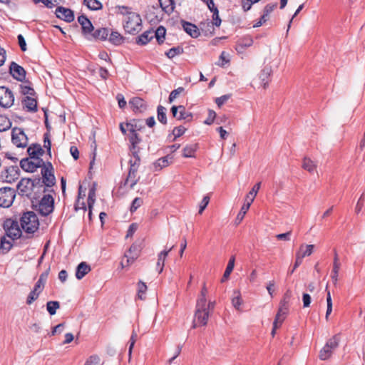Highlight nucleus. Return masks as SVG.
Returning <instances> with one entry per match:
<instances>
[{"label": "nucleus", "instance_id": "obj_1", "mask_svg": "<svg viewBox=\"0 0 365 365\" xmlns=\"http://www.w3.org/2000/svg\"><path fill=\"white\" fill-rule=\"evenodd\" d=\"M115 13L123 16V26L125 32L135 34L142 29V19L136 12L132 11V8L126 6L118 5L115 7Z\"/></svg>", "mask_w": 365, "mask_h": 365}, {"label": "nucleus", "instance_id": "obj_2", "mask_svg": "<svg viewBox=\"0 0 365 365\" xmlns=\"http://www.w3.org/2000/svg\"><path fill=\"white\" fill-rule=\"evenodd\" d=\"M18 193L23 196L32 200H36V192L41 190L38 188V185L36 183L35 178H22L17 185Z\"/></svg>", "mask_w": 365, "mask_h": 365}, {"label": "nucleus", "instance_id": "obj_3", "mask_svg": "<svg viewBox=\"0 0 365 365\" xmlns=\"http://www.w3.org/2000/svg\"><path fill=\"white\" fill-rule=\"evenodd\" d=\"M42 178H36V183L38 188L43 192L46 191L45 187H53L56 183V178L53 174V168L50 162H47L41 168Z\"/></svg>", "mask_w": 365, "mask_h": 365}, {"label": "nucleus", "instance_id": "obj_4", "mask_svg": "<svg viewBox=\"0 0 365 365\" xmlns=\"http://www.w3.org/2000/svg\"><path fill=\"white\" fill-rule=\"evenodd\" d=\"M38 196H36V200H32V207L42 216L48 215L53 211V197L49 194L44 195L40 200H38Z\"/></svg>", "mask_w": 365, "mask_h": 365}, {"label": "nucleus", "instance_id": "obj_5", "mask_svg": "<svg viewBox=\"0 0 365 365\" xmlns=\"http://www.w3.org/2000/svg\"><path fill=\"white\" fill-rule=\"evenodd\" d=\"M21 229L28 234H33L38 230L39 221L37 215L32 211L24 212L20 218Z\"/></svg>", "mask_w": 365, "mask_h": 365}, {"label": "nucleus", "instance_id": "obj_6", "mask_svg": "<svg viewBox=\"0 0 365 365\" xmlns=\"http://www.w3.org/2000/svg\"><path fill=\"white\" fill-rule=\"evenodd\" d=\"M3 228L8 237L16 240L21 237V230L19 227L18 221L11 218L6 219L3 222Z\"/></svg>", "mask_w": 365, "mask_h": 365}, {"label": "nucleus", "instance_id": "obj_7", "mask_svg": "<svg viewBox=\"0 0 365 365\" xmlns=\"http://www.w3.org/2000/svg\"><path fill=\"white\" fill-rule=\"evenodd\" d=\"M45 163H46L41 158H31L29 157L21 160L20 166L26 172L34 173L37 168H42Z\"/></svg>", "mask_w": 365, "mask_h": 365}, {"label": "nucleus", "instance_id": "obj_8", "mask_svg": "<svg viewBox=\"0 0 365 365\" xmlns=\"http://www.w3.org/2000/svg\"><path fill=\"white\" fill-rule=\"evenodd\" d=\"M16 197V190L14 188L4 187L0 188V207H9Z\"/></svg>", "mask_w": 365, "mask_h": 365}, {"label": "nucleus", "instance_id": "obj_9", "mask_svg": "<svg viewBox=\"0 0 365 365\" xmlns=\"http://www.w3.org/2000/svg\"><path fill=\"white\" fill-rule=\"evenodd\" d=\"M11 141L18 148H24L28 145V138L24 130L17 127L12 129Z\"/></svg>", "mask_w": 365, "mask_h": 365}, {"label": "nucleus", "instance_id": "obj_10", "mask_svg": "<svg viewBox=\"0 0 365 365\" xmlns=\"http://www.w3.org/2000/svg\"><path fill=\"white\" fill-rule=\"evenodd\" d=\"M14 102L13 92L6 86H0V106L4 108L11 107Z\"/></svg>", "mask_w": 365, "mask_h": 365}, {"label": "nucleus", "instance_id": "obj_11", "mask_svg": "<svg viewBox=\"0 0 365 365\" xmlns=\"http://www.w3.org/2000/svg\"><path fill=\"white\" fill-rule=\"evenodd\" d=\"M9 73L11 76L18 81L24 82L26 79V72L25 69L16 63L12 61L9 66Z\"/></svg>", "mask_w": 365, "mask_h": 365}, {"label": "nucleus", "instance_id": "obj_12", "mask_svg": "<svg viewBox=\"0 0 365 365\" xmlns=\"http://www.w3.org/2000/svg\"><path fill=\"white\" fill-rule=\"evenodd\" d=\"M209 311L207 309H197L196 308L195 313V319L193 321V328L198 326H205L207 323L209 318Z\"/></svg>", "mask_w": 365, "mask_h": 365}, {"label": "nucleus", "instance_id": "obj_13", "mask_svg": "<svg viewBox=\"0 0 365 365\" xmlns=\"http://www.w3.org/2000/svg\"><path fill=\"white\" fill-rule=\"evenodd\" d=\"M19 176V169L18 166L7 167L4 171L1 172V178L6 182L11 183L18 179Z\"/></svg>", "mask_w": 365, "mask_h": 365}, {"label": "nucleus", "instance_id": "obj_14", "mask_svg": "<svg viewBox=\"0 0 365 365\" xmlns=\"http://www.w3.org/2000/svg\"><path fill=\"white\" fill-rule=\"evenodd\" d=\"M55 14L56 17L62 19L66 22H72L74 20L73 11L68 8L63 6H58L56 9Z\"/></svg>", "mask_w": 365, "mask_h": 365}, {"label": "nucleus", "instance_id": "obj_15", "mask_svg": "<svg viewBox=\"0 0 365 365\" xmlns=\"http://www.w3.org/2000/svg\"><path fill=\"white\" fill-rule=\"evenodd\" d=\"M140 252V246L135 243H133L124 255V257L127 258V266L133 264L135 259L139 257Z\"/></svg>", "mask_w": 365, "mask_h": 365}, {"label": "nucleus", "instance_id": "obj_16", "mask_svg": "<svg viewBox=\"0 0 365 365\" xmlns=\"http://www.w3.org/2000/svg\"><path fill=\"white\" fill-rule=\"evenodd\" d=\"M78 21L81 26L82 34L84 36H88L91 34V32L94 30V27L91 23V21L88 19V17L81 14L78 17Z\"/></svg>", "mask_w": 365, "mask_h": 365}, {"label": "nucleus", "instance_id": "obj_17", "mask_svg": "<svg viewBox=\"0 0 365 365\" xmlns=\"http://www.w3.org/2000/svg\"><path fill=\"white\" fill-rule=\"evenodd\" d=\"M129 104L135 113H142L146 109L145 101L139 97H134L130 101Z\"/></svg>", "mask_w": 365, "mask_h": 365}, {"label": "nucleus", "instance_id": "obj_18", "mask_svg": "<svg viewBox=\"0 0 365 365\" xmlns=\"http://www.w3.org/2000/svg\"><path fill=\"white\" fill-rule=\"evenodd\" d=\"M272 73V68L268 66H264V68L261 71L259 75V78L261 81V86L264 88H267L268 87Z\"/></svg>", "mask_w": 365, "mask_h": 365}, {"label": "nucleus", "instance_id": "obj_19", "mask_svg": "<svg viewBox=\"0 0 365 365\" xmlns=\"http://www.w3.org/2000/svg\"><path fill=\"white\" fill-rule=\"evenodd\" d=\"M183 30L192 38H197L200 33L199 29L195 24L185 20L181 21Z\"/></svg>", "mask_w": 365, "mask_h": 365}, {"label": "nucleus", "instance_id": "obj_20", "mask_svg": "<svg viewBox=\"0 0 365 365\" xmlns=\"http://www.w3.org/2000/svg\"><path fill=\"white\" fill-rule=\"evenodd\" d=\"M137 173L138 170L129 168L128 174L124 185L130 183V188L133 189L140 180V177L137 176Z\"/></svg>", "mask_w": 365, "mask_h": 365}, {"label": "nucleus", "instance_id": "obj_21", "mask_svg": "<svg viewBox=\"0 0 365 365\" xmlns=\"http://www.w3.org/2000/svg\"><path fill=\"white\" fill-rule=\"evenodd\" d=\"M27 153L31 158H40L44 153V150L40 144L34 143L27 148Z\"/></svg>", "mask_w": 365, "mask_h": 365}, {"label": "nucleus", "instance_id": "obj_22", "mask_svg": "<svg viewBox=\"0 0 365 365\" xmlns=\"http://www.w3.org/2000/svg\"><path fill=\"white\" fill-rule=\"evenodd\" d=\"M23 107L26 108L28 111L36 112L37 111V101L33 96H26L22 100Z\"/></svg>", "mask_w": 365, "mask_h": 365}, {"label": "nucleus", "instance_id": "obj_23", "mask_svg": "<svg viewBox=\"0 0 365 365\" xmlns=\"http://www.w3.org/2000/svg\"><path fill=\"white\" fill-rule=\"evenodd\" d=\"M91 267L86 262H81L76 268V277L78 279H83L91 271Z\"/></svg>", "mask_w": 365, "mask_h": 365}, {"label": "nucleus", "instance_id": "obj_24", "mask_svg": "<svg viewBox=\"0 0 365 365\" xmlns=\"http://www.w3.org/2000/svg\"><path fill=\"white\" fill-rule=\"evenodd\" d=\"M153 38V29H150L143 32L141 35L138 36L135 43L138 45L144 46L149 43Z\"/></svg>", "mask_w": 365, "mask_h": 365}, {"label": "nucleus", "instance_id": "obj_25", "mask_svg": "<svg viewBox=\"0 0 365 365\" xmlns=\"http://www.w3.org/2000/svg\"><path fill=\"white\" fill-rule=\"evenodd\" d=\"M96 40L105 41L109 35V30L107 28H100L93 31L90 34Z\"/></svg>", "mask_w": 365, "mask_h": 365}, {"label": "nucleus", "instance_id": "obj_26", "mask_svg": "<svg viewBox=\"0 0 365 365\" xmlns=\"http://www.w3.org/2000/svg\"><path fill=\"white\" fill-rule=\"evenodd\" d=\"M174 248V245H173L171 247H170L168 250H164L162 252H160L158 254V262H157V269H159V273H161L163 272V267H164V262L166 257L168 256V253Z\"/></svg>", "mask_w": 365, "mask_h": 365}, {"label": "nucleus", "instance_id": "obj_27", "mask_svg": "<svg viewBox=\"0 0 365 365\" xmlns=\"http://www.w3.org/2000/svg\"><path fill=\"white\" fill-rule=\"evenodd\" d=\"M10 238V240H7L5 236L1 237L0 240V253L2 255L6 254L13 247V241Z\"/></svg>", "mask_w": 365, "mask_h": 365}, {"label": "nucleus", "instance_id": "obj_28", "mask_svg": "<svg viewBox=\"0 0 365 365\" xmlns=\"http://www.w3.org/2000/svg\"><path fill=\"white\" fill-rule=\"evenodd\" d=\"M314 245H302L299 247V250L296 253L298 257H300L303 260V258L307 256H310L313 252Z\"/></svg>", "mask_w": 365, "mask_h": 365}, {"label": "nucleus", "instance_id": "obj_29", "mask_svg": "<svg viewBox=\"0 0 365 365\" xmlns=\"http://www.w3.org/2000/svg\"><path fill=\"white\" fill-rule=\"evenodd\" d=\"M288 311L289 305L279 304V307L274 319L275 321L279 322V325H281L284 320Z\"/></svg>", "mask_w": 365, "mask_h": 365}, {"label": "nucleus", "instance_id": "obj_30", "mask_svg": "<svg viewBox=\"0 0 365 365\" xmlns=\"http://www.w3.org/2000/svg\"><path fill=\"white\" fill-rule=\"evenodd\" d=\"M166 29L163 26H160L155 31L153 30V36L155 38L159 44H162L165 41Z\"/></svg>", "mask_w": 365, "mask_h": 365}, {"label": "nucleus", "instance_id": "obj_31", "mask_svg": "<svg viewBox=\"0 0 365 365\" xmlns=\"http://www.w3.org/2000/svg\"><path fill=\"white\" fill-rule=\"evenodd\" d=\"M161 9L167 14H171L175 9L174 0H159Z\"/></svg>", "mask_w": 365, "mask_h": 365}, {"label": "nucleus", "instance_id": "obj_32", "mask_svg": "<svg viewBox=\"0 0 365 365\" xmlns=\"http://www.w3.org/2000/svg\"><path fill=\"white\" fill-rule=\"evenodd\" d=\"M235 256H232L228 262V264L227 265L226 269L223 274V276L221 279V282H225L230 277L231 272H232L234 267H235Z\"/></svg>", "mask_w": 365, "mask_h": 365}, {"label": "nucleus", "instance_id": "obj_33", "mask_svg": "<svg viewBox=\"0 0 365 365\" xmlns=\"http://www.w3.org/2000/svg\"><path fill=\"white\" fill-rule=\"evenodd\" d=\"M108 40L112 44L120 46L123 43L124 38L118 31H112L109 36Z\"/></svg>", "mask_w": 365, "mask_h": 365}, {"label": "nucleus", "instance_id": "obj_34", "mask_svg": "<svg viewBox=\"0 0 365 365\" xmlns=\"http://www.w3.org/2000/svg\"><path fill=\"white\" fill-rule=\"evenodd\" d=\"M166 110V108L161 105H159L157 108V118L163 125H166L168 122Z\"/></svg>", "mask_w": 365, "mask_h": 365}, {"label": "nucleus", "instance_id": "obj_35", "mask_svg": "<svg viewBox=\"0 0 365 365\" xmlns=\"http://www.w3.org/2000/svg\"><path fill=\"white\" fill-rule=\"evenodd\" d=\"M261 182L256 183L252 190L249 192V193L246 196L245 202H250V205L254 201L259 190L260 189Z\"/></svg>", "mask_w": 365, "mask_h": 365}, {"label": "nucleus", "instance_id": "obj_36", "mask_svg": "<svg viewBox=\"0 0 365 365\" xmlns=\"http://www.w3.org/2000/svg\"><path fill=\"white\" fill-rule=\"evenodd\" d=\"M140 120L133 119L130 122H127L125 123V127L127 128L128 131L129 133H134L138 130H140L142 128L141 125H139Z\"/></svg>", "mask_w": 365, "mask_h": 365}, {"label": "nucleus", "instance_id": "obj_37", "mask_svg": "<svg viewBox=\"0 0 365 365\" xmlns=\"http://www.w3.org/2000/svg\"><path fill=\"white\" fill-rule=\"evenodd\" d=\"M197 150V145H187L182 150V156L184 158H192L195 156V153Z\"/></svg>", "mask_w": 365, "mask_h": 365}, {"label": "nucleus", "instance_id": "obj_38", "mask_svg": "<svg viewBox=\"0 0 365 365\" xmlns=\"http://www.w3.org/2000/svg\"><path fill=\"white\" fill-rule=\"evenodd\" d=\"M170 164V162H169V155H167V156H165V157H163V158H159L158 160H157L155 163H154V166L155 168V170H161L162 168H165L167 166H168Z\"/></svg>", "mask_w": 365, "mask_h": 365}, {"label": "nucleus", "instance_id": "obj_39", "mask_svg": "<svg viewBox=\"0 0 365 365\" xmlns=\"http://www.w3.org/2000/svg\"><path fill=\"white\" fill-rule=\"evenodd\" d=\"M84 4L92 11H97L102 9L103 5L98 0H84Z\"/></svg>", "mask_w": 365, "mask_h": 365}, {"label": "nucleus", "instance_id": "obj_40", "mask_svg": "<svg viewBox=\"0 0 365 365\" xmlns=\"http://www.w3.org/2000/svg\"><path fill=\"white\" fill-rule=\"evenodd\" d=\"M302 168L309 173H313L317 165L310 158H304L303 159Z\"/></svg>", "mask_w": 365, "mask_h": 365}, {"label": "nucleus", "instance_id": "obj_41", "mask_svg": "<svg viewBox=\"0 0 365 365\" xmlns=\"http://www.w3.org/2000/svg\"><path fill=\"white\" fill-rule=\"evenodd\" d=\"M215 25L212 22H202L200 24L201 29L205 32V35H213L215 33Z\"/></svg>", "mask_w": 365, "mask_h": 365}, {"label": "nucleus", "instance_id": "obj_42", "mask_svg": "<svg viewBox=\"0 0 365 365\" xmlns=\"http://www.w3.org/2000/svg\"><path fill=\"white\" fill-rule=\"evenodd\" d=\"M183 53V48L181 46H176L170 48L165 52V56L168 58H173L178 55H180Z\"/></svg>", "mask_w": 365, "mask_h": 365}, {"label": "nucleus", "instance_id": "obj_43", "mask_svg": "<svg viewBox=\"0 0 365 365\" xmlns=\"http://www.w3.org/2000/svg\"><path fill=\"white\" fill-rule=\"evenodd\" d=\"M59 307L60 304L57 301H49L46 304L47 311L51 315H54Z\"/></svg>", "mask_w": 365, "mask_h": 365}, {"label": "nucleus", "instance_id": "obj_44", "mask_svg": "<svg viewBox=\"0 0 365 365\" xmlns=\"http://www.w3.org/2000/svg\"><path fill=\"white\" fill-rule=\"evenodd\" d=\"M339 344V337L337 335H334L327 341L325 345L327 348H329L334 351V350L338 347Z\"/></svg>", "mask_w": 365, "mask_h": 365}, {"label": "nucleus", "instance_id": "obj_45", "mask_svg": "<svg viewBox=\"0 0 365 365\" xmlns=\"http://www.w3.org/2000/svg\"><path fill=\"white\" fill-rule=\"evenodd\" d=\"M11 126L10 120L4 115H0V132L9 129Z\"/></svg>", "mask_w": 365, "mask_h": 365}, {"label": "nucleus", "instance_id": "obj_46", "mask_svg": "<svg viewBox=\"0 0 365 365\" xmlns=\"http://www.w3.org/2000/svg\"><path fill=\"white\" fill-rule=\"evenodd\" d=\"M148 289L147 285L142 281H139L138 283V298L143 300L145 299V297L143 296Z\"/></svg>", "mask_w": 365, "mask_h": 365}, {"label": "nucleus", "instance_id": "obj_47", "mask_svg": "<svg viewBox=\"0 0 365 365\" xmlns=\"http://www.w3.org/2000/svg\"><path fill=\"white\" fill-rule=\"evenodd\" d=\"M128 139L130 143V146H133V148L141 142V138L137 132L129 133Z\"/></svg>", "mask_w": 365, "mask_h": 365}, {"label": "nucleus", "instance_id": "obj_48", "mask_svg": "<svg viewBox=\"0 0 365 365\" xmlns=\"http://www.w3.org/2000/svg\"><path fill=\"white\" fill-rule=\"evenodd\" d=\"M21 93L26 96H34L36 92L34 89L30 85H21L20 86Z\"/></svg>", "mask_w": 365, "mask_h": 365}, {"label": "nucleus", "instance_id": "obj_49", "mask_svg": "<svg viewBox=\"0 0 365 365\" xmlns=\"http://www.w3.org/2000/svg\"><path fill=\"white\" fill-rule=\"evenodd\" d=\"M325 291L327 292V312H326V319H327L329 315L332 312V300H331L330 292L328 289V284H327V286H326Z\"/></svg>", "mask_w": 365, "mask_h": 365}, {"label": "nucleus", "instance_id": "obj_50", "mask_svg": "<svg viewBox=\"0 0 365 365\" xmlns=\"http://www.w3.org/2000/svg\"><path fill=\"white\" fill-rule=\"evenodd\" d=\"M332 353L333 351L329 348H327V346L324 345L319 352V357L321 360L324 361L328 359L331 356Z\"/></svg>", "mask_w": 365, "mask_h": 365}, {"label": "nucleus", "instance_id": "obj_51", "mask_svg": "<svg viewBox=\"0 0 365 365\" xmlns=\"http://www.w3.org/2000/svg\"><path fill=\"white\" fill-rule=\"evenodd\" d=\"M250 202H245L244 205L241 207L240 212L237 216V220L241 221L244 218L246 212L250 209Z\"/></svg>", "mask_w": 365, "mask_h": 365}, {"label": "nucleus", "instance_id": "obj_52", "mask_svg": "<svg viewBox=\"0 0 365 365\" xmlns=\"http://www.w3.org/2000/svg\"><path fill=\"white\" fill-rule=\"evenodd\" d=\"M190 118L192 119V114L185 111V108L183 106H180L179 116L178 117V120H185Z\"/></svg>", "mask_w": 365, "mask_h": 365}, {"label": "nucleus", "instance_id": "obj_53", "mask_svg": "<svg viewBox=\"0 0 365 365\" xmlns=\"http://www.w3.org/2000/svg\"><path fill=\"white\" fill-rule=\"evenodd\" d=\"M186 128L182 126V125H180V126H177V127H175L173 130V135H174V138H173V141L175 140L178 138L180 137L181 135H182L185 131H186Z\"/></svg>", "mask_w": 365, "mask_h": 365}, {"label": "nucleus", "instance_id": "obj_54", "mask_svg": "<svg viewBox=\"0 0 365 365\" xmlns=\"http://www.w3.org/2000/svg\"><path fill=\"white\" fill-rule=\"evenodd\" d=\"M234 294L236 295L233 297L232 299V304L236 309L240 310V306L242 303V300L240 297L239 292H235Z\"/></svg>", "mask_w": 365, "mask_h": 365}, {"label": "nucleus", "instance_id": "obj_55", "mask_svg": "<svg viewBox=\"0 0 365 365\" xmlns=\"http://www.w3.org/2000/svg\"><path fill=\"white\" fill-rule=\"evenodd\" d=\"M143 204V200L140 197H135L130 205V212H134L137 210L138 207H140Z\"/></svg>", "mask_w": 365, "mask_h": 365}, {"label": "nucleus", "instance_id": "obj_56", "mask_svg": "<svg viewBox=\"0 0 365 365\" xmlns=\"http://www.w3.org/2000/svg\"><path fill=\"white\" fill-rule=\"evenodd\" d=\"M84 365H100V358L97 355L89 356L86 361Z\"/></svg>", "mask_w": 365, "mask_h": 365}, {"label": "nucleus", "instance_id": "obj_57", "mask_svg": "<svg viewBox=\"0 0 365 365\" xmlns=\"http://www.w3.org/2000/svg\"><path fill=\"white\" fill-rule=\"evenodd\" d=\"M212 25H215L217 27H219L221 24L222 20L219 16V10H215L212 12Z\"/></svg>", "mask_w": 365, "mask_h": 365}, {"label": "nucleus", "instance_id": "obj_58", "mask_svg": "<svg viewBox=\"0 0 365 365\" xmlns=\"http://www.w3.org/2000/svg\"><path fill=\"white\" fill-rule=\"evenodd\" d=\"M196 308L207 309V299L205 296H200L197 300Z\"/></svg>", "mask_w": 365, "mask_h": 365}, {"label": "nucleus", "instance_id": "obj_59", "mask_svg": "<svg viewBox=\"0 0 365 365\" xmlns=\"http://www.w3.org/2000/svg\"><path fill=\"white\" fill-rule=\"evenodd\" d=\"M210 202V197L208 195H205L203 197L202 201L200 202V207H199V214H202V212L204 211V210L206 208V207L207 206L208 203Z\"/></svg>", "mask_w": 365, "mask_h": 365}, {"label": "nucleus", "instance_id": "obj_60", "mask_svg": "<svg viewBox=\"0 0 365 365\" xmlns=\"http://www.w3.org/2000/svg\"><path fill=\"white\" fill-rule=\"evenodd\" d=\"M137 338H138V334L135 331V330H133V332H132L130 339L129 340V350H128L129 355L131 354L132 349H133V348L134 346V344H135V341L137 340Z\"/></svg>", "mask_w": 365, "mask_h": 365}, {"label": "nucleus", "instance_id": "obj_61", "mask_svg": "<svg viewBox=\"0 0 365 365\" xmlns=\"http://www.w3.org/2000/svg\"><path fill=\"white\" fill-rule=\"evenodd\" d=\"M39 293L32 290L27 297L26 304H31L35 300H36L39 296Z\"/></svg>", "mask_w": 365, "mask_h": 365}, {"label": "nucleus", "instance_id": "obj_62", "mask_svg": "<svg viewBox=\"0 0 365 365\" xmlns=\"http://www.w3.org/2000/svg\"><path fill=\"white\" fill-rule=\"evenodd\" d=\"M184 88L182 87H179L177 89L173 90L169 96L168 100L170 103H172L177 96L183 91Z\"/></svg>", "mask_w": 365, "mask_h": 365}, {"label": "nucleus", "instance_id": "obj_63", "mask_svg": "<svg viewBox=\"0 0 365 365\" xmlns=\"http://www.w3.org/2000/svg\"><path fill=\"white\" fill-rule=\"evenodd\" d=\"M230 95L226 94L223 95L220 97H218L215 99V103L218 107H221L224 103H225L230 98Z\"/></svg>", "mask_w": 365, "mask_h": 365}, {"label": "nucleus", "instance_id": "obj_64", "mask_svg": "<svg viewBox=\"0 0 365 365\" xmlns=\"http://www.w3.org/2000/svg\"><path fill=\"white\" fill-rule=\"evenodd\" d=\"M216 117V113L212 110H208V116L206 120L204 121V123L206 125H211L213 123L214 120Z\"/></svg>", "mask_w": 365, "mask_h": 365}]
</instances>
